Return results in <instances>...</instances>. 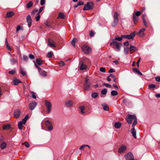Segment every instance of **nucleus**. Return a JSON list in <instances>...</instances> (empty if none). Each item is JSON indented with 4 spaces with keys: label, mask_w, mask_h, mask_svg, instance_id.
I'll use <instances>...</instances> for the list:
<instances>
[{
    "label": "nucleus",
    "mask_w": 160,
    "mask_h": 160,
    "mask_svg": "<svg viewBox=\"0 0 160 160\" xmlns=\"http://www.w3.org/2000/svg\"><path fill=\"white\" fill-rule=\"evenodd\" d=\"M21 113L19 109L16 110L14 112V115L16 118H18Z\"/></svg>",
    "instance_id": "14"
},
{
    "label": "nucleus",
    "mask_w": 160,
    "mask_h": 160,
    "mask_svg": "<svg viewBox=\"0 0 160 160\" xmlns=\"http://www.w3.org/2000/svg\"><path fill=\"white\" fill-rule=\"evenodd\" d=\"M115 72V71L114 70V69H112V68L110 69L108 71V72L109 73L113 72Z\"/></svg>",
    "instance_id": "62"
},
{
    "label": "nucleus",
    "mask_w": 160,
    "mask_h": 160,
    "mask_svg": "<svg viewBox=\"0 0 160 160\" xmlns=\"http://www.w3.org/2000/svg\"><path fill=\"white\" fill-rule=\"evenodd\" d=\"M135 36V34L134 33H131L130 35H122V38H127L129 39H132Z\"/></svg>",
    "instance_id": "8"
},
{
    "label": "nucleus",
    "mask_w": 160,
    "mask_h": 160,
    "mask_svg": "<svg viewBox=\"0 0 160 160\" xmlns=\"http://www.w3.org/2000/svg\"><path fill=\"white\" fill-rule=\"evenodd\" d=\"M15 71H14V70H11V71H10L9 72V74H13L15 73Z\"/></svg>",
    "instance_id": "63"
},
{
    "label": "nucleus",
    "mask_w": 160,
    "mask_h": 160,
    "mask_svg": "<svg viewBox=\"0 0 160 160\" xmlns=\"http://www.w3.org/2000/svg\"><path fill=\"white\" fill-rule=\"evenodd\" d=\"M131 133L133 137L134 138H136V131L134 128H132V131Z\"/></svg>",
    "instance_id": "20"
},
{
    "label": "nucleus",
    "mask_w": 160,
    "mask_h": 160,
    "mask_svg": "<svg viewBox=\"0 0 160 160\" xmlns=\"http://www.w3.org/2000/svg\"><path fill=\"white\" fill-rule=\"evenodd\" d=\"M132 18L133 20L134 23L137 22L138 19V16H136L133 14L132 16Z\"/></svg>",
    "instance_id": "30"
},
{
    "label": "nucleus",
    "mask_w": 160,
    "mask_h": 160,
    "mask_svg": "<svg viewBox=\"0 0 160 160\" xmlns=\"http://www.w3.org/2000/svg\"><path fill=\"white\" fill-rule=\"evenodd\" d=\"M37 16L35 17V19H36V20L37 21H38L40 20V14L38 13H37Z\"/></svg>",
    "instance_id": "45"
},
{
    "label": "nucleus",
    "mask_w": 160,
    "mask_h": 160,
    "mask_svg": "<svg viewBox=\"0 0 160 160\" xmlns=\"http://www.w3.org/2000/svg\"><path fill=\"white\" fill-rule=\"evenodd\" d=\"M11 126L9 124H7L4 125L3 128V130H8L10 128Z\"/></svg>",
    "instance_id": "29"
},
{
    "label": "nucleus",
    "mask_w": 160,
    "mask_h": 160,
    "mask_svg": "<svg viewBox=\"0 0 160 160\" xmlns=\"http://www.w3.org/2000/svg\"><path fill=\"white\" fill-rule=\"evenodd\" d=\"M59 66H62L64 65V62L62 61H60L59 63Z\"/></svg>",
    "instance_id": "59"
},
{
    "label": "nucleus",
    "mask_w": 160,
    "mask_h": 160,
    "mask_svg": "<svg viewBox=\"0 0 160 160\" xmlns=\"http://www.w3.org/2000/svg\"><path fill=\"white\" fill-rule=\"evenodd\" d=\"M44 8V7H40L39 8V10L38 12L37 13H38L39 14H40V13L42 12V11Z\"/></svg>",
    "instance_id": "56"
},
{
    "label": "nucleus",
    "mask_w": 160,
    "mask_h": 160,
    "mask_svg": "<svg viewBox=\"0 0 160 160\" xmlns=\"http://www.w3.org/2000/svg\"><path fill=\"white\" fill-rule=\"evenodd\" d=\"M45 105L47 108V112L49 113L51 111L52 104L50 102L46 100L45 101Z\"/></svg>",
    "instance_id": "5"
},
{
    "label": "nucleus",
    "mask_w": 160,
    "mask_h": 160,
    "mask_svg": "<svg viewBox=\"0 0 160 160\" xmlns=\"http://www.w3.org/2000/svg\"><path fill=\"white\" fill-rule=\"evenodd\" d=\"M119 43L118 42L115 40H113L110 43V45L113 48H114L116 46H117Z\"/></svg>",
    "instance_id": "12"
},
{
    "label": "nucleus",
    "mask_w": 160,
    "mask_h": 160,
    "mask_svg": "<svg viewBox=\"0 0 160 160\" xmlns=\"http://www.w3.org/2000/svg\"><path fill=\"white\" fill-rule=\"evenodd\" d=\"M23 59L24 60H25V61H27L28 60V57L26 56H23Z\"/></svg>",
    "instance_id": "64"
},
{
    "label": "nucleus",
    "mask_w": 160,
    "mask_h": 160,
    "mask_svg": "<svg viewBox=\"0 0 160 160\" xmlns=\"http://www.w3.org/2000/svg\"><path fill=\"white\" fill-rule=\"evenodd\" d=\"M118 94V93L117 91L115 90H112L111 92V95L112 96H115L117 95Z\"/></svg>",
    "instance_id": "35"
},
{
    "label": "nucleus",
    "mask_w": 160,
    "mask_h": 160,
    "mask_svg": "<svg viewBox=\"0 0 160 160\" xmlns=\"http://www.w3.org/2000/svg\"><path fill=\"white\" fill-rule=\"evenodd\" d=\"M155 80L156 81L160 82V77L159 76L156 77L155 78Z\"/></svg>",
    "instance_id": "55"
},
{
    "label": "nucleus",
    "mask_w": 160,
    "mask_h": 160,
    "mask_svg": "<svg viewBox=\"0 0 160 160\" xmlns=\"http://www.w3.org/2000/svg\"><path fill=\"white\" fill-rule=\"evenodd\" d=\"M36 62L37 64L41 65L43 64V62L41 59L38 58L36 59Z\"/></svg>",
    "instance_id": "24"
},
{
    "label": "nucleus",
    "mask_w": 160,
    "mask_h": 160,
    "mask_svg": "<svg viewBox=\"0 0 160 160\" xmlns=\"http://www.w3.org/2000/svg\"><path fill=\"white\" fill-rule=\"evenodd\" d=\"M130 50H132L134 51H136L137 50V48L136 47L132 46V45H130Z\"/></svg>",
    "instance_id": "44"
},
{
    "label": "nucleus",
    "mask_w": 160,
    "mask_h": 160,
    "mask_svg": "<svg viewBox=\"0 0 160 160\" xmlns=\"http://www.w3.org/2000/svg\"><path fill=\"white\" fill-rule=\"evenodd\" d=\"M127 149L126 146L123 145L121 146L119 148L118 152L120 153H124Z\"/></svg>",
    "instance_id": "10"
},
{
    "label": "nucleus",
    "mask_w": 160,
    "mask_h": 160,
    "mask_svg": "<svg viewBox=\"0 0 160 160\" xmlns=\"http://www.w3.org/2000/svg\"><path fill=\"white\" fill-rule=\"evenodd\" d=\"M14 15V12H9L7 13L6 17L8 18L11 17Z\"/></svg>",
    "instance_id": "19"
},
{
    "label": "nucleus",
    "mask_w": 160,
    "mask_h": 160,
    "mask_svg": "<svg viewBox=\"0 0 160 160\" xmlns=\"http://www.w3.org/2000/svg\"><path fill=\"white\" fill-rule=\"evenodd\" d=\"M91 4H92L91 3L88 2L86 4H85L83 10H88L92 9V6L90 5Z\"/></svg>",
    "instance_id": "9"
},
{
    "label": "nucleus",
    "mask_w": 160,
    "mask_h": 160,
    "mask_svg": "<svg viewBox=\"0 0 160 160\" xmlns=\"http://www.w3.org/2000/svg\"><path fill=\"white\" fill-rule=\"evenodd\" d=\"M129 51V48H124V52L126 54H128Z\"/></svg>",
    "instance_id": "50"
},
{
    "label": "nucleus",
    "mask_w": 160,
    "mask_h": 160,
    "mask_svg": "<svg viewBox=\"0 0 160 160\" xmlns=\"http://www.w3.org/2000/svg\"><path fill=\"white\" fill-rule=\"evenodd\" d=\"M77 39L76 38H74L72 41V44L73 47H75V42H77Z\"/></svg>",
    "instance_id": "36"
},
{
    "label": "nucleus",
    "mask_w": 160,
    "mask_h": 160,
    "mask_svg": "<svg viewBox=\"0 0 160 160\" xmlns=\"http://www.w3.org/2000/svg\"><path fill=\"white\" fill-rule=\"evenodd\" d=\"M103 85L105 86L106 87H107L109 88H110L111 87V85H110L108 83H104L103 84Z\"/></svg>",
    "instance_id": "53"
},
{
    "label": "nucleus",
    "mask_w": 160,
    "mask_h": 160,
    "mask_svg": "<svg viewBox=\"0 0 160 160\" xmlns=\"http://www.w3.org/2000/svg\"><path fill=\"white\" fill-rule=\"evenodd\" d=\"M65 103L68 107H71L72 106V102L71 101L66 102Z\"/></svg>",
    "instance_id": "27"
},
{
    "label": "nucleus",
    "mask_w": 160,
    "mask_h": 160,
    "mask_svg": "<svg viewBox=\"0 0 160 160\" xmlns=\"http://www.w3.org/2000/svg\"><path fill=\"white\" fill-rule=\"evenodd\" d=\"M124 157L127 160H136L134 159V156L131 152L127 154L124 156Z\"/></svg>",
    "instance_id": "7"
},
{
    "label": "nucleus",
    "mask_w": 160,
    "mask_h": 160,
    "mask_svg": "<svg viewBox=\"0 0 160 160\" xmlns=\"http://www.w3.org/2000/svg\"><path fill=\"white\" fill-rule=\"evenodd\" d=\"M65 18V16L64 13L60 12L58 14V18L64 19Z\"/></svg>",
    "instance_id": "26"
},
{
    "label": "nucleus",
    "mask_w": 160,
    "mask_h": 160,
    "mask_svg": "<svg viewBox=\"0 0 160 160\" xmlns=\"http://www.w3.org/2000/svg\"><path fill=\"white\" fill-rule=\"evenodd\" d=\"M82 50L85 54H88L91 52V48L86 45H84L82 47Z\"/></svg>",
    "instance_id": "3"
},
{
    "label": "nucleus",
    "mask_w": 160,
    "mask_h": 160,
    "mask_svg": "<svg viewBox=\"0 0 160 160\" xmlns=\"http://www.w3.org/2000/svg\"><path fill=\"white\" fill-rule=\"evenodd\" d=\"M53 53L52 52H50L48 53L47 56L48 58H51L53 56Z\"/></svg>",
    "instance_id": "40"
},
{
    "label": "nucleus",
    "mask_w": 160,
    "mask_h": 160,
    "mask_svg": "<svg viewBox=\"0 0 160 160\" xmlns=\"http://www.w3.org/2000/svg\"><path fill=\"white\" fill-rule=\"evenodd\" d=\"M94 35L95 33L93 31H90L89 35L91 37H94Z\"/></svg>",
    "instance_id": "49"
},
{
    "label": "nucleus",
    "mask_w": 160,
    "mask_h": 160,
    "mask_svg": "<svg viewBox=\"0 0 160 160\" xmlns=\"http://www.w3.org/2000/svg\"><path fill=\"white\" fill-rule=\"evenodd\" d=\"M86 146H87V147H88L89 148H90L89 146L88 145H82L79 148V149L80 150H82L83 149V148L85 147H86Z\"/></svg>",
    "instance_id": "48"
},
{
    "label": "nucleus",
    "mask_w": 160,
    "mask_h": 160,
    "mask_svg": "<svg viewBox=\"0 0 160 160\" xmlns=\"http://www.w3.org/2000/svg\"><path fill=\"white\" fill-rule=\"evenodd\" d=\"M29 58L31 59H34L35 58L34 56L32 54H29Z\"/></svg>",
    "instance_id": "52"
},
{
    "label": "nucleus",
    "mask_w": 160,
    "mask_h": 160,
    "mask_svg": "<svg viewBox=\"0 0 160 160\" xmlns=\"http://www.w3.org/2000/svg\"><path fill=\"white\" fill-rule=\"evenodd\" d=\"M103 107V109L105 111H108L109 109L108 106L106 104H102Z\"/></svg>",
    "instance_id": "25"
},
{
    "label": "nucleus",
    "mask_w": 160,
    "mask_h": 160,
    "mask_svg": "<svg viewBox=\"0 0 160 160\" xmlns=\"http://www.w3.org/2000/svg\"><path fill=\"white\" fill-rule=\"evenodd\" d=\"M48 46L50 47H56L55 44L53 42H51L49 39L48 41Z\"/></svg>",
    "instance_id": "22"
},
{
    "label": "nucleus",
    "mask_w": 160,
    "mask_h": 160,
    "mask_svg": "<svg viewBox=\"0 0 160 160\" xmlns=\"http://www.w3.org/2000/svg\"><path fill=\"white\" fill-rule=\"evenodd\" d=\"M21 29H22V27L18 25L17 26V28L16 30L18 32Z\"/></svg>",
    "instance_id": "57"
},
{
    "label": "nucleus",
    "mask_w": 160,
    "mask_h": 160,
    "mask_svg": "<svg viewBox=\"0 0 160 160\" xmlns=\"http://www.w3.org/2000/svg\"><path fill=\"white\" fill-rule=\"evenodd\" d=\"M89 80L87 78L84 85V89L85 90H88L90 88V82H89Z\"/></svg>",
    "instance_id": "6"
},
{
    "label": "nucleus",
    "mask_w": 160,
    "mask_h": 160,
    "mask_svg": "<svg viewBox=\"0 0 160 160\" xmlns=\"http://www.w3.org/2000/svg\"><path fill=\"white\" fill-rule=\"evenodd\" d=\"M30 92L32 93V97L34 99H36L37 98L36 96L35 95V93L33 92L30 91Z\"/></svg>",
    "instance_id": "41"
},
{
    "label": "nucleus",
    "mask_w": 160,
    "mask_h": 160,
    "mask_svg": "<svg viewBox=\"0 0 160 160\" xmlns=\"http://www.w3.org/2000/svg\"><path fill=\"white\" fill-rule=\"evenodd\" d=\"M26 19L28 25L29 26H30L32 23V19L30 15H28L27 16Z\"/></svg>",
    "instance_id": "13"
},
{
    "label": "nucleus",
    "mask_w": 160,
    "mask_h": 160,
    "mask_svg": "<svg viewBox=\"0 0 160 160\" xmlns=\"http://www.w3.org/2000/svg\"><path fill=\"white\" fill-rule=\"evenodd\" d=\"M80 69L81 70H83L87 68V66L85 64L82 63L81 62H80Z\"/></svg>",
    "instance_id": "17"
},
{
    "label": "nucleus",
    "mask_w": 160,
    "mask_h": 160,
    "mask_svg": "<svg viewBox=\"0 0 160 160\" xmlns=\"http://www.w3.org/2000/svg\"><path fill=\"white\" fill-rule=\"evenodd\" d=\"M20 71L21 73L22 74L23 76H25L26 74V72H25L23 71L22 68L20 69Z\"/></svg>",
    "instance_id": "46"
},
{
    "label": "nucleus",
    "mask_w": 160,
    "mask_h": 160,
    "mask_svg": "<svg viewBox=\"0 0 160 160\" xmlns=\"http://www.w3.org/2000/svg\"><path fill=\"white\" fill-rule=\"evenodd\" d=\"M45 124L47 127L48 130L52 131L53 129V127L52 123L49 120H47L45 122Z\"/></svg>",
    "instance_id": "4"
},
{
    "label": "nucleus",
    "mask_w": 160,
    "mask_h": 160,
    "mask_svg": "<svg viewBox=\"0 0 160 160\" xmlns=\"http://www.w3.org/2000/svg\"><path fill=\"white\" fill-rule=\"evenodd\" d=\"M156 85L154 84H151L149 85L148 86V88L149 89L150 88H156Z\"/></svg>",
    "instance_id": "47"
},
{
    "label": "nucleus",
    "mask_w": 160,
    "mask_h": 160,
    "mask_svg": "<svg viewBox=\"0 0 160 160\" xmlns=\"http://www.w3.org/2000/svg\"><path fill=\"white\" fill-rule=\"evenodd\" d=\"M37 103L35 102H34L30 103L29 105V108L31 110H33L37 105Z\"/></svg>",
    "instance_id": "11"
},
{
    "label": "nucleus",
    "mask_w": 160,
    "mask_h": 160,
    "mask_svg": "<svg viewBox=\"0 0 160 160\" xmlns=\"http://www.w3.org/2000/svg\"><path fill=\"white\" fill-rule=\"evenodd\" d=\"M126 120L128 123H131L133 120L132 124V126L134 127L137 123V119L136 116L134 115L128 114V117L126 118Z\"/></svg>",
    "instance_id": "1"
},
{
    "label": "nucleus",
    "mask_w": 160,
    "mask_h": 160,
    "mask_svg": "<svg viewBox=\"0 0 160 160\" xmlns=\"http://www.w3.org/2000/svg\"><path fill=\"white\" fill-rule=\"evenodd\" d=\"M23 124L21 122H19L18 123V126L19 129L22 130V125Z\"/></svg>",
    "instance_id": "34"
},
{
    "label": "nucleus",
    "mask_w": 160,
    "mask_h": 160,
    "mask_svg": "<svg viewBox=\"0 0 160 160\" xmlns=\"http://www.w3.org/2000/svg\"><path fill=\"white\" fill-rule=\"evenodd\" d=\"M79 108L80 109V111L81 113L84 114V111L85 109V107L83 106H81Z\"/></svg>",
    "instance_id": "31"
},
{
    "label": "nucleus",
    "mask_w": 160,
    "mask_h": 160,
    "mask_svg": "<svg viewBox=\"0 0 160 160\" xmlns=\"http://www.w3.org/2000/svg\"><path fill=\"white\" fill-rule=\"evenodd\" d=\"M33 5V3L32 1H30L26 5L27 8H29L32 7Z\"/></svg>",
    "instance_id": "33"
},
{
    "label": "nucleus",
    "mask_w": 160,
    "mask_h": 160,
    "mask_svg": "<svg viewBox=\"0 0 160 160\" xmlns=\"http://www.w3.org/2000/svg\"><path fill=\"white\" fill-rule=\"evenodd\" d=\"M122 38L121 37L116 38L114 40H115L116 41H117V40H118L119 41H120L122 40Z\"/></svg>",
    "instance_id": "54"
},
{
    "label": "nucleus",
    "mask_w": 160,
    "mask_h": 160,
    "mask_svg": "<svg viewBox=\"0 0 160 160\" xmlns=\"http://www.w3.org/2000/svg\"><path fill=\"white\" fill-rule=\"evenodd\" d=\"M122 46V44L121 43H119L117 46H116L115 47L118 50V51H120V48Z\"/></svg>",
    "instance_id": "32"
},
{
    "label": "nucleus",
    "mask_w": 160,
    "mask_h": 160,
    "mask_svg": "<svg viewBox=\"0 0 160 160\" xmlns=\"http://www.w3.org/2000/svg\"><path fill=\"white\" fill-rule=\"evenodd\" d=\"M132 69L134 72L137 73L139 75H142V73L140 72L138 69H137L136 68H133Z\"/></svg>",
    "instance_id": "23"
},
{
    "label": "nucleus",
    "mask_w": 160,
    "mask_h": 160,
    "mask_svg": "<svg viewBox=\"0 0 160 160\" xmlns=\"http://www.w3.org/2000/svg\"><path fill=\"white\" fill-rule=\"evenodd\" d=\"M141 14V12L135 11V14H133L138 17V16H139Z\"/></svg>",
    "instance_id": "43"
},
{
    "label": "nucleus",
    "mask_w": 160,
    "mask_h": 160,
    "mask_svg": "<svg viewBox=\"0 0 160 160\" xmlns=\"http://www.w3.org/2000/svg\"><path fill=\"white\" fill-rule=\"evenodd\" d=\"M118 13L117 12H115L113 15V21L112 24V26L113 27L116 26L118 24Z\"/></svg>",
    "instance_id": "2"
},
{
    "label": "nucleus",
    "mask_w": 160,
    "mask_h": 160,
    "mask_svg": "<svg viewBox=\"0 0 160 160\" xmlns=\"http://www.w3.org/2000/svg\"><path fill=\"white\" fill-rule=\"evenodd\" d=\"M24 144L25 145V147H26L27 148H29V144L27 142H25Z\"/></svg>",
    "instance_id": "60"
},
{
    "label": "nucleus",
    "mask_w": 160,
    "mask_h": 160,
    "mask_svg": "<svg viewBox=\"0 0 160 160\" xmlns=\"http://www.w3.org/2000/svg\"><path fill=\"white\" fill-rule=\"evenodd\" d=\"M21 82L19 79H18L16 78L13 80V84L14 85H17L19 83H21Z\"/></svg>",
    "instance_id": "18"
},
{
    "label": "nucleus",
    "mask_w": 160,
    "mask_h": 160,
    "mask_svg": "<svg viewBox=\"0 0 160 160\" xmlns=\"http://www.w3.org/2000/svg\"><path fill=\"white\" fill-rule=\"evenodd\" d=\"M107 92V90L106 88L103 89L101 91V93L103 95H106Z\"/></svg>",
    "instance_id": "38"
},
{
    "label": "nucleus",
    "mask_w": 160,
    "mask_h": 160,
    "mask_svg": "<svg viewBox=\"0 0 160 160\" xmlns=\"http://www.w3.org/2000/svg\"><path fill=\"white\" fill-rule=\"evenodd\" d=\"M100 71L102 72H105V68H100Z\"/></svg>",
    "instance_id": "58"
},
{
    "label": "nucleus",
    "mask_w": 160,
    "mask_h": 160,
    "mask_svg": "<svg viewBox=\"0 0 160 160\" xmlns=\"http://www.w3.org/2000/svg\"><path fill=\"white\" fill-rule=\"evenodd\" d=\"M145 29L142 28L139 31L138 33V35L140 37H142L144 36V32L145 31Z\"/></svg>",
    "instance_id": "15"
},
{
    "label": "nucleus",
    "mask_w": 160,
    "mask_h": 160,
    "mask_svg": "<svg viewBox=\"0 0 160 160\" xmlns=\"http://www.w3.org/2000/svg\"><path fill=\"white\" fill-rule=\"evenodd\" d=\"M7 146V143L5 142H2L1 144V148L2 149L5 148Z\"/></svg>",
    "instance_id": "28"
},
{
    "label": "nucleus",
    "mask_w": 160,
    "mask_h": 160,
    "mask_svg": "<svg viewBox=\"0 0 160 160\" xmlns=\"http://www.w3.org/2000/svg\"><path fill=\"white\" fill-rule=\"evenodd\" d=\"M98 93L96 92L92 93L91 94V96L93 98H96L98 96Z\"/></svg>",
    "instance_id": "37"
},
{
    "label": "nucleus",
    "mask_w": 160,
    "mask_h": 160,
    "mask_svg": "<svg viewBox=\"0 0 160 160\" xmlns=\"http://www.w3.org/2000/svg\"><path fill=\"white\" fill-rule=\"evenodd\" d=\"M39 72L40 74L43 77H46L47 76L46 72L44 70H40V71H39Z\"/></svg>",
    "instance_id": "16"
},
{
    "label": "nucleus",
    "mask_w": 160,
    "mask_h": 160,
    "mask_svg": "<svg viewBox=\"0 0 160 160\" xmlns=\"http://www.w3.org/2000/svg\"><path fill=\"white\" fill-rule=\"evenodd\" d=\"M45 3V0H41L40 1V4L41 5H43Z\"/></svg>",
    "instance_id": "61"
},
{
    "label": "nucleus",
    "mask_w": 160,
    "mask_h": 160,
    "mask_svg": "<svg viewBox=\"0 0 160 160\" xmlns=\"http://www.w3.org/2000/svg\"><path fill=\"white\" fill-rule=\"evenodd\" d=\"M143 22V24L144 25V26L146 27H148V23L147 22V21H146L145 18H143V19L142 20Z\"/></svg>",
    "instance_id": "51"
},
{
    "label": "nucleus",
    "mask_w": 160,
    "mask_h": 160,
    "mask_svg": "<svg viewBox=\"0 0 160 160\" xmlns=\"http://www.w3.org/2000/svg\"><path fill=\"white\" fill-rule=\"evenodd\" d=\"M38 9H35L33 10L31 12V15L32 16L34 15L38 12Z\"/></svg>",
    "instance_id": "39"
},
{
    "label": "nucleus",
    "mask_w": 160,
    "mask_h": 160,
    "mask_svg": "<svg viewBox=\"0 0 160 160\" xmlns=\"http://www.w3.org/2000/svg\"><path fill=\"white\" fill-rule=\"evenodd\" d=\"M121 124L119 122H115L114 124L115 127L117 128H119L121 127Z\"/></svg>",
    "instance_id": "21"
},
{
    "label": "nucleus",
    "mask_w": 160,
    "mask_h": 160,
    "mask_svg": "<svg viewBox=\"0 0 160 160\" xmlns=\"http://www.w3.org/2000/svg\"><path fill=\"white\" fill-rule=\"evenodd\" d=\"M10 61L11 63L12 64H14L17 62V61L13 58H11Z\"/></svg>",
    "instance_id": "42"
}]
</instances>
